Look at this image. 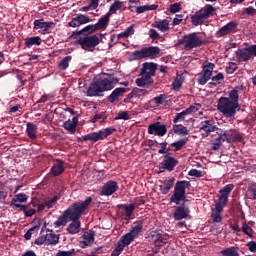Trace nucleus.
Returning a JSON list of instances; mask_svg holds the SVG:
<instances>
[{"mask_svg": "<svg viewBox=\"0 0 256 256\" xmlns=\"http://www.w3.org/2000/svg\"><path fill=\"white\" fill-rule=\"evenodd\" d=\"M92 201V197L89 196L85 201H77L70 205L58 220L54 222V227H56V229H58V227H65L69 221H72L66 231L69 235H77V233H80L81 222L79 219L82 215H86L88 213V208Z\"/></svg>", "mask_w": 256, "mask_h": 256, "instance_id": "obj_1", "label": "nucleus"}, {"mask_svg": "<svg viewBox=\"0 0 256 256\" xmlns=\"http://www.w3.org/2000/svg\"><path fill=\"white\" fill-rule=\"evenodd\" d=\"M118 79L109 74H105L104 77L97 79L87 90V95L90 97L100 96V93L110 91L118 83Z\"/></svg>", "mask_w": 256, "mask_h": 256, "instance_id": "obj_2", "label": "nucleus"}, {"mask_svg": "<svg viewBox=\"0 0 256 256\" xmlns=\"http://www.w3.org/2000/svg\"><path fill=\"white\" fill-rule=\"evenodd\" d=\"M218 110L227 118H234L238 111L241 110L240 104L232 102L227 97H221L218 102Z\"/></svg>", "mask_w": 256, "mask_h": 256, "instance_id": "obj_3", "label": "nucleus"}, {"mask_svg": "<svg viewBox=\"0 0 256 256\" xmlns=\"http://www.w3.org/2000/svg\"><path fill=\"white\" fill-rule=\"evenodd\" d=\"M216 9L212 5H206L201 10L197 11L194 15H191V23L193 26L198 27L203 25L206 20L211 18Z\"/></svg>", "mask_w": 256, "mask_h": 256, "instance_id": "obj_4", "label": "nucleus"}, {"mask_svg": "<svg viewBox=\"0 0 256 256\" xmlns=\"http://www.w3.org/2000/svg\"><path fill=\"white\" fill-rule=\"evenodd\" d=\"M191 187L190 181L182 180L178 181L175 184L173 195L170 198L171 203H175L179 205L181 201H185L186 196V189Z\"/></svg>", "mask_w": 256, "mask_h": 256, "instance_id": "obj_5", "label": "nucleus"}, {"mask_svg": "<svg viewBox=\"0 0 256 256\" xmlns=\"http://www.w3.org/2000/svg\"><path fill=\"white\" fill-rule=\"evenodd\" d=\"M76 40V44L80 45L83 50L93 52L95 47L100 44V41L102 40V34H95L92 36H79Z\"/></svg>", "mask_w": 256, "mask_h": 256, "instance_id": "obj_6", "label": "nucleus"}, {"mask_svg": "<svg viewBox=\"0 0 256 256\" xmlns=\"http://www.w3.org/2000/svg\"><path fill=\"white\" fill-rule=\"evenodd\" d=\"M199 33L194 32L188 35H184L181 39L178 40L177 45H184L186 50H192L194 48L201 47L205 41L198 36Z\"/></svg>", "mask_w": 256, "mask_h": 256, "instance_id": "obj_7", "label": "nucleus"}, {"mask_svg": "<svg viewBox=\"0 0 256 256\" xmlns=\"http://www.w3.org/2000/svg\"><path fill=\"white\" fill-rule=\"evenodd\" d=\"M116 128L114 127H108L105 129H102L98 132H92L90 134H87L85 136H82L79 138V141H93L97 142L99 140H104L108 136L112 135L114 132H116Z\"/></svg>", "mask_w": 256, "mask_h": 256, "instance_id": "obj_8", "label": "nucleus"}, {"mask_svg": "<svg viewBox=\"0 0 256 256\" xmlns=\"http://www.w3.org/2000/svg\"><path fill=\"white\" fill-rule=\"evenodd\" d=\"M220 129L213 120H204L200 123L199 132L203 138L215 137L219 134Z\"/></svg>", "mask_w": 256, "mask_h": 256, "instance_id": "obj_9", "label": "nucleus"}, {"mask_svg": "<svg viewBox=\"0 0 256 256\" xmlns=\"http://www.w3.org/2000/svg\"><path fill=\"white\" fill-rule=\"evenodd\" d=\"M159 54H160V48L151 46V47L142 48L139 51H134L132 53V57H133L134 60H140V59H143V58L153 59V58L158 57Z\"/></svg>", "mask_w": 256, "mask_h": 256, "instance_id": "obj_10", "label": "nucleus"}, {"mask_svg": "<svg viewBox=\"0 0 256 256\" xmlns=\"http://www.w3.org/2000/svg\"><path fill=\"white\" fill-rule=\"evenodd\" d=\"M215 68V64L206 61L203 64V70L201 73L198 74L199 78H198V84L199 85H205L212 77L213 75V70Z\"/></svg>", "mask_w": 256, "mask_h": 256, "instance_id": "obj_11", "label": "nucleus"}, {"mask_svg": "<svg viewBox=\"0 0 256 256\" xmlns=\"http://www.w3.org/2000/svg\"><path fill=\"white\" fill-rule=\"evenodd\" d=\"M236 57H238V60L244 62H247L251 58L256 57V45H252L244 49H239L236 51Z\"/></svg>", "mask_w": 256, "mask_h": 256, "instance_id": "obj_12", "label": "nucleus"}, {"mask_svg": "<svg viewBox=\"0 0 256 256\" xmlns=\"http://www.w3.org/2000/svg\"><path fill=\"white\" fill-rule=\"evenodd\" d=\"M190 213L191 211L189 207L183 203L182 205L175 207L173 217L175 221H182V219H188V217H190Z\"/></svg>", "mask_w": 256, "mask_h": 256, "instance_id": "obj_13", "label": "nucleus"}, {"mask_svg": "<svg viewBox=\"0 0 256 256\" xmlns=\"http://www.w3.org/2000/svg\"><path fill=\"white\" fill-rule=\"evenodd\" d=\"M150 239L154 242L155 247H163V245H167L169 236L153 231L150 233Z\"/></svg>", "mask_w": 256, "mask_h": 256, "instance_id": "obj_14", "label": "nucleus"}, {"mask_svg": "<svg viewBox=\"0 0 256 256\" xmlns=\"http://www.w3.org/2000/svg\"><path fill=\"white\" fill-rule=\"evenodd\" d=\"M119 189L118 182L109 180L102 187L100 194L102 196H111Z\"/></svg>", "mask_w": 256, "mask_h": 256, "instance_id": "obj_15", "label": "nucleus"}, {"mask_svg": "<svg viewBox=\"0 0 256 256\" xmlns=\"http://www.w3.org/2000/svg\"><path fill=\"white\" fill-rule=\"evenodd\" d=\"M238 28V23L232 21L219 29V31L216 32V37L221 38L231 33H236Z\"/></svg>", "mask_w": 256, "mask_h": 256, "instance_id": "obj_16", "label": "nucleus"}, {"mask_svg": "<svg viewBox=\"0 0 256 256\" xmlns=\"http://www.w3.org/2000/svg\"><path fill=\"white\" fill-rule=\"evenodd\" d=\"M148 133L162 137L167 133V128L161 122H156L148 126Z\"/></svg>", "mask_w": 256, "mask_h": 256, "instance_id": "obj_17", "label": "nucleus"}, {"mask_svg": "<svg viewBox=\"0 0 256 256\" xmlns=\"http://www.w3.org/2000/svg\"><path fill=\"white\" fill-rule=\"evenodd\" d=\"M95 232L93 230H89L85 232L82 236L83 241H80V247L82 249H86V247H91L95 241Z\"/></svg>", "mask_w": 256, "mask_h": 256, "instance_id": "obj_18", "label": "nucleus"}, {"mask_svg": "<svg viewBox=\"0 0 256 256\" xmlns=\"http://www.w3.org/2000/svg\"><path fill=\"white\" fill-rule=\"evenodd\" d=\"M60 199V196L55 195L52 198H47L44 200L43 203L38 205V212H42L43 210L48 211L49 209H51L56 203L57 201Z\"/></svg>", "mask_w": 256, "mask_h": 256, "instance_id": "obj_19", "label": "nucleus"}, {"mask_svg": "<svg viewBox=\"0 0 256 256\" xmlns=\"http://www.w3.org/2000/svg\"><path fill=\"white\" fill-rule=\"evenodd\" d=\"M56 24L54 22H45L44 19H39L34 21V29H42L44 32H49L50 29L55 28Z\"/></svg>", "mask_w": 256, "mask_h": 256, "instance_id": "obj_20", "label": "nucleus"}, {"mask_svg": "<svg viewBox=\"0 0 256 256\" xmlns=\"http://www.w3.org/2000/svg\"><path fill=\"white\" fill-rule=\"evenodd\" d=\"M178 163H179V161L175 157L169 156L167 154L164 156V160L161 163V165H163L164 168H166V170L171 172L175 169V167L178 165Z\"/></svg>", "mask_w": 256, "mask_h": 256, "instance_id": "obj_21", "label": "nucleus"}, {"mask_svg": "<svg viewBox=\"0 0 256 256\" xmlns=\"http://www.w3.org/2000/svg\"><path fill=\"white\" fill-rule=\"evenodd\" d=\"M89 22H91V19L87 15L78 14L77 17L73 18L71 22H69V26L76 28Z\"/></svg>", "mask_w": 256, "mask_h": 256, "instance_id": "obj_22", "label": "nucleus"}, {"mask_svg": "<svg viewBox=\"0 0 256 256\" xmlns=\"http://www.w3.org/2000/svg\"><path fill=\"white\" fill-rule=\"evenodd\" d=\"M143 231V221L139 220V221H135L131 228L129 233L135 238L138 239L139 235H141Z\"/></svg>", "mask_w": 256, "mask_h": 256, "instance_id": "obj_23", "label": "nucleus"}, {"mask_svg": "<svg viewBox=\"0 0 256 256\" xmlns=\"http://www.w3.org/2000/svg\"><path fill=\"white\" fill-rule=\"evenodd\" d=\"M95 31H98L96 25H88L80 31L73 32L72 37L78 39L79 36H88V34H91Z\"/></svg>", "mask_w": 256, "mask_h": 256, "instance_id": "obj_24", "label": "nucleus"}, {"mask_svg": "<svg viewBox=\"0 0 256 256\" xmlns=\"http://www.w3.org/2000/svg\"><path fill=\"white\" fill-rule=\"evenodd\" d=\"M45 238H46V244L47 245H58L60 235L55 234L53 232V230L47 229L46 234H45Z\"/></svg>", "mask_w": 256, "mask_h": 256, "instance_id": "obj_25", "label": "nucleus"}, {"mask_svg": "<svg viewBox=\"0 0 256 256\" xmlns=\"http://www.w3.org/2000/svg\"><path fill=\"white\" fill-rule=\"evenodd\" d=\"M128 91V89L126 88H116L112 93L111 95L108 97V101L110 103H114L116 101H119V98L121 96H123L126 92Z\"/></svg>", "mask_w": 256, "mask_h": 256, "instance_id": "obj_26", "label": "nucleus"}, {"mask_svg": "<svg viewBox=\"0 0 256 256\" xmlns=\"http://www.w3.org/2000/svg\"><path fill=\"white\" fill-rule=\"evenodd\" d=\"M156 70H157V64L146 62L143 64L140 74L141 75L149 74V75L155 76Z\"/></svg>", "mask_w": 256, "mask_h": 256, "instance_id": "obj_27", "label": "nucleus"}, {"mask_svg": "<svg viewBox=\"0 0 256 256\" xmlns=\"http://www.w3.org/2000/svg\"><path fill=\"white\" fill-rule=\"evenodd\" d=\"M56 162H57V163H55V164L52 166L51 171H50L53 176H59V175L62 174V173L64 172V170H65V168H64V166H63L64 162H63L62 160L57 159Z\"/></svg>", "mask_w": 256, "mask_h": 256, "instance_id": "obj_28", "label": "nucleus"}, {"mask_svg": "<svg viewBox=\"0 0 256 256\" xmlns=\"http://www.w3.org/2000/svg\"><path fill=\"white\" fill-rule=\"evenodd\" d=\"M170 20H171V18L156 21L155 24H153V27L159 29L162 32H167L170 29V27H169Z\"/></svg>", "mask_w": 256, "mask_h": 256, "instance_id": "obj_29", "label": "nucleus"}, {"mask_svg": "<svg viewBox=\"0 0 256 256\" xmlns=\"http://www.w3.org/2000/svg\"><path fill=\"white\" fill-rule=\"evenodd\" d=\"M111 13L108 12L105 16L99 19L98 23L95 24L97 30L106 29L110 22Z\"/></svg>", "mask_w": 256, "mask_h": 256, "instance_id": "obj_30", "label": "nucleus"}, {"mask_svg": "<svg viewBox=\"0 0 256 256\" xmlns=\"http://www.w3.org/2000/svg\"><path fill=\"white\" fill-rule=\"evenodd\" d=\"M175 183V178H171L169 180H165L163 182V185H160V191L163 195H166L169 193V191L172 189Z\"/></svg>", "mask_w": 256, "mask_h": 256, "instance_id": "obj_31", "label": "nucleus"}, {"mask_svg": "<svg viewBox=\"0 0 256 256\" xmlns=\"http://www.w3.org/2000/svg\"><path fill=\"white\" fill-rule=\"evenodd\" d=\"M37 126L31 122H28L26 125V133L28 137L32 140L37 138Z\"/></svg>", "mask_w": 256, "mask_h": 256, "instance_id": "obj_32", "label": "nucleus"}, {"mask_svg": "<svg viewBox=\"0 0 256 256\" xmlns=\"http://www.w3.org/2000/svg\"><path fill=\"white\" fill-rule=\"evenodd\" d=\"M239 90H243V86H236L229 92V97H227L232 103L239 104Z\"/></svg>", "mask_w": 256, "mask_h": 256, "instance_id": "obj_33", "label": "nucleus"}, {"mask_svg": "<svg viewBox=\"0 0 256 256\" xmlns=\"http://www.w3.org/2000/svg\"><path fill=\"white\" fill-rule=\"evenodd\" d=\"M42 43V39L39 36L29 37L25 39V46L27 48H31L32 46H40Z\"/></svg>", "mask_w": 256, "mask_h": 256, "instance_id": "obj_34", "label": "nucleus"}, {"mask_svg": "<svg viewBox=\"0 0 256 256\" xmlns=\"http://www.w3.org/2000/svg\"><path fill=\"white\" fill-rule=\"evenodd\" d=\"M234 187L235 186L233 184H228L223 189H221L220 190V193H221L220 200H224V201L228 202L229 195L232 192V190L234 189Z\"/></svg>", "mask_w": 256, "mask_h": 256, "instance_id": "obj_35", "label": "nucleus"}, {"mask_svg": "<svg viewBox=\"0 0 256 256\" xmlns=\"http://www.w3.org/2000/svg\"><path fill=\"white\" fill-rule=\"evenodd\" d=\"M173 132L179 136H186L189 135L190 131L187 127L183 126L182 124H175L173 126Z\"/></svg>", "mask_w": 256, "mask_h": 256, "instance_id": "obj_36", "label": "nucleus"}, {"mask_svg": "<svg viewBox=\"0 0 256 256\" xmlns=\"http://www.w3.org/2000/svg\"><path fill=\"white\" fill-rule=\"evenodd\" d=\"M133 241H135V238L128 232L127 234H125L121 237V239L118 243L121 246H123V248L125 249V247H128L129 245H131V243H133Z\"/></svg>", "mask_w": 256, "mask_h": 256, "instance_id": "obj_37", "label": "nucleus"}, {"mask_svg": "<svg viewBox=\"0 0 256 256\" xmlns=\"http://www.w3.org/2000/svg\"><path fill=\"white\" fill-rule=\"evenodd\" d=\"M77 124H78V118L74 117L72 121L71 120L66 121L63 127L69 132L74 133L76 131Z\"/></svg>", "mask_w": 256, "mask_h": 256, "instance_id": "obj_38", "label": "nucleus"}, {"mask_svg": "<svg viewBox=\"0 0 256 256\" xmlns=\"http://www.w3.org/2000/svg\"><path fill=\"white\" fill-rule=\"evenodd\" d=\"M242 233L248 235L250 239H255V231L246 222L242 223Z\"/></svg>", "mask_w": 256, "mask_h": 256, "instance_id": "obj_39", "label": "nucleus"}, {"mask_svg": "<svg viewBox=\"0 0 256 256\" xmlns=\"http://www.w3.org/2000/svg\"><path fill=\"white\" fill-rule=\"evenodd\" d=\"M218 136L222 137L223 143L227 141L228 143L233 142V135L230 134L227 130L219 129Z\"/></svg>", "mask_w": 256, "mask_h": 256, "instance_id": "obj_40", "label": "nucleus"}, {"mask_svg": "<svg viewBox=\"0 0 256 256\" xmlns=\"http://www.w3.org/2000/svg\"><path fill=\"white\" fill-rule=\"evenodd\" d=\"M156 9H158V5H155V4H153V5H145V6H139V7H137V8H136V12H137L138 14H142V13H144V12H146V11H154V10H156Z\"/></svg>", "mask_w": 256, "mask_h": 256, "instance_id": "obj_41", "label": "nucleus"}, {"mask_svg": "<svg viewBox=\"0 0 256 256\" xmlns=\"http://www.w3.org/2000/svg\"><path fill=\"white\" fill-rule=\"evenodd\" d=\"M28 196L25 193H19L17 195L14 196V198L12 199L11 203L12 204H16L18 202L20 203H24L28 200Z\"/></svg>", "mask_w": 256, "mask_h": 256, "instance_id": "obj_42", "label": "nucleus"}, {"mask_svg": "<svg viewBox=\"0 0 256 256\" xmlns=\"http://www.w3.org/2000/svg\"><path fill=\"white\" fill-rule=\"evenodd\" d=\"M223 256H240L235 247L226 248L221 251Z\"/></svg>", "mask_w": 256, "mask_h": 256, "instance_id": "obj_43", "label": "nucleus"}, {"mask_svg": "<svg viewBox=\"0 0 256 256\" xmlns=\"http://www.w3.org/2000/svg\"><path fill=\"white\" fill-rule=\"evenodd\" d=\"M188 142V138L181 139L177 142H174L171 144L172 147H174V151L181 150Z\"/></svg>", "mask_w": 256, "mask_h": 256, "instance_id": "obj_44", "label": "nucleus"}, {"mask_svg": "<svg viewBox=\"0 0 256 256\" xmlns=\"http://www.w3.org/2000/svg\"><path fill=\"white\" fill-rule=\"evenodd\" d=\"M135 33V30H134V25L128 27L124 32L120 33L117 37L118 39H121V38H127L131 35H134Z\"/></svg>", "mask_w": 256, "mask_h": 256, "instance_id": "obj_45", "label": "nucleus"}, {"mask_svg": "<svg viewBox=\"0 0 256 256\" xmlns=\"http://www.w3.org/2000/svg\"><path fill=\"white\" fill-rule=\"evenodd\" d=\"M72 60V56H66L65 58L62 59V61L59 63L58 67L61 70H66L69 67V63Z\"/></svg>", "mask_w": 256, "mask_h": 256, "instance_id": "obj_46", "label": "nucleus"}, {"mask_svg": "<svg viewBox=\"0 0 256 256\" xmlns=\"http://www.w3.org/2000/svg\"><path fill=\"white\" fill-rule=\"evenodd\" d=\"M228 201H225V200H220L219 199V202H216L215 203V208H213L212 210L215 211V212H219V213H222L223 210H224V207L226 206Z\"/></svg>", "mask_w": 256, "mask_h": 256, "instance_id": "obj_47", "label": "nucleus"}, {"mask_svg": "<svg viewBox=\"0 0 256 256\" xmlns=\"http://www.w3.org/2000/svg\"><path fill=\"white\" fill-rule=\"evenodd\" d=\"M223 143H224V139H222V137L219 136L217 139H215L212 142L211 149L214 150V151H217V150L220 149V147L222 146Z\"/></svg>", "mask_w": 256, "mask_h": 256, "instance_id": "obj_48", "label": "nucleus"}, {"mask_svg": "<svg viewBox=\"0 0 256 256\" xmlns=\"http://www.w3.org/2000/svg\"><path fill=\"white\" fill-rule=\"evenodd\" d=\"M123 6V2L121 1H115L111 6L108 13L114 14L117 10L121 9Z\"/></svg>", "mask_w": 256, "mask_h": 256, "instance_id": "obj_49", "label": "nucleus"}, {"mask_svg": "<svg viewBox=\"0 0 256 256\" xmlns=\"http://www.w3.org/2000/svg\"><path fill=\"white\" fill-rule=\"evenodd\" d=\"M123 208L125 210L126 216L130 219V217L132 216V214L135 210V205L134 204H130V205L124 204Z\"/></svg>", "mask_w": 256, "mask_h": 256, "instance_id": "obj_50", "label": "nucleus"}, {"mask_svg": "<svg viewBox=\"0 0 256 256\" xmlns=\"http://www.w3.org/2000/svg\"><path fill=\"white\" fill-rule=\"evenodd\" d=\"M211 219L214 223H222L223 217L221 216V212L212 210Z\"/></svg>", "mask_w": 256, "mask_h": 256, "instance_id": "obj_51", "label": "nucleus"}, {"mask_svg": "<svg viewBox=\"0 0 256 256\" xmlns=\"http://www.w3.org/2000/svg\"><path fill=\"white\" fill-rule=\"evenodd\" d=\"M202 107L201 104L199 103H195L194 105H191L189 108H187L185 110L186 114L189 115V114H192V113H195L197 112L198 110H200Z\"/></svg>", "mask_w": 256, "mask_h": 256, "instance_id": "obj_52", "label": "nucleus"}, {"mask_svg": "<svg viewBox=\"0 0 256 256\" xmlns=\"http://www.w3.org/2000/svg\"><path fill=\"white\" fill-rule=\"evenodd\" d=\"M44 243H47V241L46 235L44 234V230L42 229L40 232V237L35 240V245H44Z\"/></svg>", "mask_w": 256, "mask_h": 256, "instance_id": "obj_53", "label": "nucleus"}, {"mask_svg": "<svg viewBox=\"0 0 256 256\" xmlns=\"http://www.w3.org/2000/svg\"><path fill=\"white\" fill-rule=\"evenodd\" d=\"M187 115H188V114H187L186 110H184V111H182L181 113H178V114L176 115V117L174 118L173 122H174L175 124H177L178 122L184 121V120H185V116H187Z\"/></svg>", "mask_w": 256, "mask_h": 256, "instance_id": "obj_54", "label": "nucleus"}, {"mask_svg": "<svg viewBox=\"0 0 256 256\" xmlns=\"http://www.w3.org/2000/svg\"><path fill=\"white\" fill-rule=\"evenodd\" d=\"M182 84H183L182 78L177 77L176 80L172 84L173 90L179 91L180 88L182 87Z\"/></svg>", "mask_w": 256, "mask_h": 256, "instance_id": "obj_55", "label": "nucleus"}, {"mask_svg": "<svg viewBox=\"0 0 256 256\" xmlns=\"http://www.w3.org/2000/svg\"><path fill=\"white\" fill-rule=\"evenodd\" d=\"M75 249H70L69 251H59L56 256H75Z\"/></svg>", "mask_w": 256, "mask_h": 256, "instance_id": "obj_56", "label": "nucleus"}, {"mask_svg": "<svg viewBox=\"0 0 256 256\" xmlns=\"http://www.w3.org/2000/svg\"><path fill=\"white\" fill-rule=\"evenodd\" d=\"M167 98H168L167 94H161V95L155 97L153 100L159 106V105H162L164 103V100Z\"/></svg>", "mask_w": 256, "mask_h": 256, "instance_id": "obj_57", "label": "nucleus"}, {"mask_svg": "<svg viewBox=\"0 0 256 256\" xmlns=\"http://www.w3.org/2000/svg\"><path fill=\"white\" fill-rule=\"evenodd\" d=\"M124 247L118 242L116 248L113 250L111 256H119L122 251H124Z\"/></svg>", "mask_w": 256, "mask_h": 256, "instance_id": "obj_58", "label": "nucleus"}, {"mask_svg": "<svg viewBox=\"0 0 256 256\" xmlns=\"http://www.w3.org/2000/svg\"><path fill=\"white\" fill-rule=\"evenodd\" d=\"M136 84L137 86L144 88H148L150 86V84L143 77L136 79Z\"/></svg>", "mask_w": 256, "mask_h": 256, "instance_id": "obj_59", "label": "nucleus"}, {"mask_svg": "<svg viewBox=\"0 0 256 256\" xmlns=\"http://www.w3.org/2000/svg\"><path fill=\"white\" fill-rule=\"evenodd\" d=\"M181 9H182V8H181V4L175 3V4H172V5L170 6L169 11H170V13L175 14V13H177V12H180Z\"/></svg>", "mask_w": 256, "mask_h": 256, "instance_id": "obj_60", "label": "nucleus"}, {"mask_svg": "<svg viewBox=\"0 0 256 256\" xmlns=\"http://www.w3.org/2000/svg\"><path fill=\"white\" fill-rule=\"evenodd\" d=\"M116 120H129V114L126 111H121L118 113V117L115 118Z\"/></svg>", "mask_w": 256, "mask_h": 256, "instance_id": "obj_61", "label": "nucleus"}, {"mask_svg": "<svg viewBox=\"0 0 256 256\" xmlns=\"http://www.w3.org/2000/svg\"><path fill=\"white\" fill-rule=\"evenodd\" d=\"M246 247H248V251L250 253H256V242L255 241H250L246 244Z\"/></svg>", "mask_w": 256, "mask_h": 256, "instance_id": "obj_62", "label": "nucleus"}, {"mask_svg": "<svg viewBox=\"0 0 256 256\" xmlns=\"http://www.w3.org/2000/svg\"><path fill=\"white\" fill-rule=\"evenodd\" d=\"M54 96L52 94H44L36 103L40 104V103H45L47 102L49 99L53 98Z\"/></svg>", "mask_w": 256, "mask_h": 256, "instance_id": "obj_63", "label": "nucleus"}, {"mask_svg": "<svg viewBox=\"0 0 256 256\" xmlns=\"http://www.w3.org/2000/svg\"><path fill=\"white\" fill-rule=\"evenodd\" d=\"M224 80V75L223 73H219L218 75L212 77V81L216 82L217 85L220 84Z\"/></svg>", "mask_w": 256, "mask_h": 256, "instance_id": "obj_64", "label": "nucleus"}]
</instances>
